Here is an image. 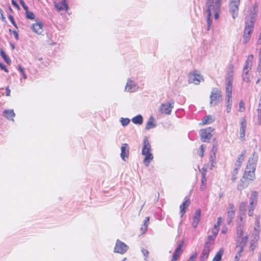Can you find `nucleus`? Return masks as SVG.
Returning <instances> with one entry per match:
<instances>
[{
    "instance_id": "obj_1",
    "label": "nucleus",
    "mask_w": 261,
    "mask_h": 261,
    "mask_svg": "<svg viewBox=\"0 0 261 261\" xmlns=\"http://www.w3.org/2000/svg\"><path fill=\"white\" fill-rule=\"evenodd\" d=\"M151 145L147 137L143 139V145L142 149V154L145 155L143 163L146 166H148L150 162L153 160V154L150 152Z\"/></svg>"
},
{
    "instance_id": "obj_2",
    "label": "nucleus",
    "mask_w": 261,
    "mask_h": 261,
    "mask_svg": "<svg viewBox=\"0 0 261 261\" xmlns=\"http://www.w3.org/2000/svg\"><path fill=\"white\" fill-rule=\"evenodd\" d=\"M221 0H215L214 1L207 0L206 2V12L207 14H212V12L217 11V10H220L221 3Z\"/></svg>"
},
{
    "instance_id": "obj_3",
    "label": "nucleus",
    "mask_w": 261,
    "mask_h": 261,
    "mask_svg": "<svg viewBox=\"0 0 261 261\" xmlns=\"http://www.w3.org/2000/svg\"><path fill=\"white\" fill-rule=\"evenodd\" d=\"M253 21L252 19L249 21L246 22L243 35V44H246L250 40L251 34L253 29Z\"/></svg>"
},
{
    "instance_id": "obj_4",
    "label": "nucleus",
    "mask_w": 261,
    "mask_h": 261,
    "mask_svg": "<svg viewBox=\"0 0 261 261\" xmlns=\"http://www.w3.org/2000/svg\"><path fill=\"white\" fill-rule=\"evenodd\" d=\"M240 4V0H230L229 4V12L233 19L238 17Z\"/></svg>"
},
{
    "instance_id": "obj_5",
    "label": "nucleus",
    "mask_w": 261,
    "mask_h": 261,
    "mask_svg": "<svg viewBox=\"0 0 261 261\" xmlns=\"http://www.w3.org/2000/svg\"><path fill=\"white\" fill-rule=\"evenodd\" d=\"M174 101L171 100L170 101L167 103H162L159 108V111L162 114L166 115H170L174 107Z\"/></svg>"
},
{
    "instance_id": "obj_6",
    "label": "nucleus",
    "mask_w": 261,
    "mask_h": 261,
    "mask_svg": "<svg viewBox=\"0 0 261 261\" xmlns=\"http://www.w3.org/2000/svg\"><path fill=\"white\" fill-rule=\"evenodd\" d=\"M221 97V92L219 90L217 89H213L210 95V104L214 106L218 105Z\"/></svg>"
},
{
    "instance_id": "obj_7",
    "label": "nucleus",
    "mask_w": 261,
    "mask_h": 261,
    "mask_svg": "<svg viewBox=\"0 0 261 261\" xmlns=\"http://www.w3.org/2000/svg\"><path fill=\"white\" fill-rule=\"evenodd\" d=\"M233 71L232 68H230L229 71L227 73V76L226 79V83H225V91L232 92V82H233Z\"/></svg>"
},
{
    "instance_id": "obj_8",
    "label": "nucleus",
    "mask_w": 261,
    "mask_h": 261,
    "mask_svg": "<svg viewBox=\"0 0 261 261\" xmlns=\"http://www.w3.org/2000/svg\"><path fill=\"white\" fill-rule=\"evenodd\" d=\"M233 71L232 68H230L229 71L227 73V76L226 79V83H225V91L232 92V82H233Z\"/></svg>"
},
{
    "instance_id": "obj_9",
    "label": "nucleus",
    "mask_w": 261,
    "mask_h": 261,
    "mask_svg": "<svg viewBox=\"0 0 261 261\" xmlns=\"http://www.w3.org/2000/svg\"><path fill=\"white\" fill-rule=\"evenodd\" d=\"M214 129L211 127L200 130V136L202 142H207L212 136V132Z\"/></svg>"
},
{
    "instance_id": "obj_10",
    "label": "nucleus",
    "mask_w": 261,
    "mask_h": 261,
    "mask_svg": "<svg viewBox=\"0 0 261 261\" xmlns=\"http://www.w3.org/2000/svg\"><path fill=\"white\" fill-rule=\"evenodd\" d=\"M128 249V247L124 243L117 240L116 243V245L114 248V252L120 254H123Z\"/></svg>"
},
{
    "instance_id": "obj_11",
    "label": "nucleus",
    "mask_w": 261,
    "mask_h": 261,
    "mask_svg": "<svg viewBox=\"0 0 261 261\" xmlns=\"http://www.w3.org/2000/svg\"><path fill=\"white\" fill-rule=\"evenodd\" d=\"M255 167H254L253 166H252L250 168L246 167L245 173L243 175V177L249 179L251 180H254L255 178Z\"/></svg>"
},
{
    "instance_id": "obj_12",
    "label": "nucleus",
    "mask_w": 261,
    "mask_h": 261,
    "mask_svg": "<svg viewBox=\"0 0 261 261\" xmlns=\"http://www.w3.org/2000/svg\"><path fill=\"white\" fill-rule=\"evenodd\" d=\"M129 146L127 143H123L121 147L120 156L122 160L125 161L129 156Z\"/></svg>"
},
{
    "instance_id": "obj_13",
    "label": "nucleus",
    "mask_w": 261,
    "mask_h": 261,
    "mask_svg": "<svg viewBox=\"0 0 261 261\" xmlns=\"http://www.w3.org/2000/svg\"><path fill=\"white\" fill-rule=\"evenodd\" d=\"M253 59V56L250 55L248 56L247 59L246 61L245 65L244 67L243 75H248L250 70L251 69V66H252V62Z\"/></svg>"
},
{
    "instance_id": "obj_14",
    "label": "nucleus",
    "mask_w": 261,
    "mask_h": 261,
    "mask_svg": "<svg viewBox=\"0 0 261 261\" xmlns=\"http://www.w3.org/2000/svg\"><path fill=\"white\" fill-rule=\"evenodd\" d=\"M203 80L202 76L195 73H190L189 75V83H194L196 85L199 84L201 81Z\"/></svg>"
},
{
    "instance_id": "obj_15",
    "label": "nucleus",
    "mask_w": 261,
    "mask_h": 261,
    "mask_svg": "<svg viewBox=\"0 0 261 261\" xmlns=\"http://www.w3.org/2000/svg\"><path fill=\"white\" fill-rule=\"evenodd\" d=\"M138 87L137 85L130 79H128L125 86V91L128 92H134L137 90Z\"/></svg>"
},
{
    "instance_id": "obj_16",
    "label": "nucleus",
    "mask_w": 261,
    "mask_h": 261,
    "mask_svg": "<svg viewBox=\"0 0 261 261\" xmlns=\"http://www.w3.org/2000/svg\"><path fill=\"white\" fill-rule=\"evenodd\" d=\"M245 153H246L245 150L241 152V153L238 157L237 160L235 164V167L234 168V171L235 173H238V169L241 166L242 163L244 160Z\"/></svg>"
},
{
    "instance_id": "obj_17",
    "label": "nucleus",
    "mask_w": 261,
    "mask_h": 261,
    "mask_svg": "<svg viewBox=\"0 0 261 261\" xmlns=\"http://www.w3.org/2000/svg\"><path fill=\"white\" fill-rule=\"evenodd\" d=\"M232 92H226L225 100L226 105V112L229 113L231 111L232 106Z\"/></svg>"
},
{
    "instance_id": "obj_18",
    "label": "nucleus",
    "mask_w": 261,
    "mask_h": 261,
    "mask_svg": "<svg viewBox=\"0 0 261 261\" xmlns=\"http://www.w3.org/2000/svg\"><path fill=\"white\" fill-rule=\"evenodd\" d=\"M184 242L182 241L179 243L178 246L176 248L174 253L172 256L171 261H176L182 252V248L183 247Z\"/></svg>"
},
{
    "instance_id": "obj_19",
    "label": "nucleus",
    "mask_w": 261,
    "mask_h": 261,
    "mask_svg": "<svg viewBox=\"0 0 261 261\" xmlns=\"http://www.w3.org/2000/svg\"><path fill=\"white\" fill-rule=\"evenodd\" d=\"M258 155L255 152H253L252 156L249 158L246 167L250 168L252 166L256 167V163L257 161Z\"/></svg>"
},
{
    "instance_id": "obj_20",
    "label": "nucleus",
    "mask_w": 261,
    "mask_h": 261,
    "mask_svg": "<svg viewBox=\"0 0 261 261\" xmlns=\"http://www.w3.org/2000/svg\"><path fill=\"white\" fill-rule=\"evenodd\" d=\"M43 23L41 22H38L33 24L31 28L35 33L40 35L43 31Z\"/></svg>"
},
{
    "instance_id": "obj_21",
    "label": "nucleus",
    "mask_w": 261,
    "mask_h": 261,
    "mask_svg": "<svg viewBox=\"0 0 261 261\" xmlns=\"http://www.w3.org/2000/svg\"><path fill=\"white\" fill-rule=\"evenodd\" d=\"M200 210H197L195 212V214L193 218V222L192 224L194 228H196L197 227L198 223L200 221Z\"/></svg>"
},
{
    "instance_id": "obj_22",
    "label": "nucleus",
    "mask_w": 261,
    "mask_h": 261,
    "mask_svg": "<svg viewBox=\"0 0 261 261\" xmlns=\"http://www.w3.org/2000/svg\"><path fill=\"white\" fill-rule=\"evenodd\" d=\"M55 7L59 12L64 9L67 11L68 9V6L66 0H62L61 4L55 2Z\"/></svg>"
},
{
    "instance_id": "obj_23",
    "label": "nucleus",
    "mask_w": 261,
    "mask_h": 261,
    "mask_svg": "<svg viewBox=\"0 0 261 261\" xmlns=\"http://www.w3.org/2000/svg\"><path fill=\"white\" fill-rule=\"evenodd\" d=\"M246 127V120L245 117L241 119V126L240 129V138H243L245 136V130Z\"/></svg>"
},
{
    "instance_id": "obj_24",
    "label": "nucleus",
    "mask_w": 261,
    "mask_h": 261,
    "mask_svg": "<svg viewBox=\"0 0 261 261\" xmlns=\"http://www.w3.org/2000/svg\"><path fill=\"white\" fill-rule=\"evenodd\" d=\"M248 236L246 235L244 237H237V246L245 247L248 242Z\"/></svg>"
},
{
    "instance_id": "obj_25",
    "label": "nucleus",
    "mask_w": 261,
    "mask_h": 261,
    "mask_svg": "<svg viewBox=\"0 0 261 261\" xmlns=\"http://www.w3.org/2000/svg\"><path fill=\"white\" fill-rule=\"evenodd\" d=\"M190 200L189 199H187L180 205V215L182 217L186 213V210L190 205Z\"/></svg>"
},
{
    "instance_id": "obj_26",
    "label": "nucleus",
    "mask_w": 261,
    "mask_h": 261,
    "mask_svg": "<svg viewBox=\"0 0 261 261\" xmlns=\"http://www.w3.org/2000/svg\"><path fill=\"white\" fill-rule=\"evenodd\" d=\"M3 115L7 119L14 121L13 117L15 116V114L13 110H5L3 112Z\"/></svg>"
},
{
    "instance_id": "obj_27",
    "label": "nucleus",
    "mask_w": 261,
    "mask_h": 261,
    "mask_svg": "<svg viewBox=\"0 0 261 261\" xmlns=\"http://www.w3.org/2000/svg\"><path fill=\"white\" fill-rule=\"evenodd\" d=\"M156 126V123L154 118L152 116H150L145 126V129L149 130Z\"/></svg>"
},
{
    "instance_id": "obj_28",
    "label": "nucleus",
    "mask_w": 261,
    "mask_h": 261,
    "mask_svg": "<svg viewBox=\"0 0 261 261\" xmlns=\"http://www.w3.org/2000/svg\"><path fill=\"white\" fill-rule=\"evenodd\" d=\"M258 193L256 191H252L249 198L250 205L256 204Z\"/></svg>"
},
{
    "instance_id": "obj_29",
    "label": "nucleus",
    "mask_w": 261,
    "mask_h": 261,
    "mask_svg": "<svg viewBox=\"0 0 261 261\" xmlns=\"http://www.w3.org/2000/svg\"><path fill=\"white\" fill-rule=\"evenodd\" d=\"M132 121L134 124L141 125L143 123V117L141 115H138L133 117Z\"/></svg>"
},
{
    "instance_id": "obj_30",
    "label": "nucleus",
    "mask_w": 261,
    "mask_h": 261,
    "mask_svg": "<svg viewBox=\"0 0 261 261\" xmlns=\"http://www.w3.org/2000/svg\"><path fill=\"white\" fill-rule=\"evenodd\" d=\"M214 121V118L213 116L207 115L204 117L202 120L203 124H210Z\"/></svg>"
},
{
    "instance_id": "obj_31",
    "label": "nucleus",
    "mask_w": 261,
    "mask_h": 261,
    "mask_svg": "<svg viewBox=\"0 0 261 261\" xmlns=\"http://www.w3.org/2000/svg\"><path fill=\"white\" fill-rule=\"evenodd\" d=\"M223 253L224 250L223 248H221L219 250V251L216 253V255L215 256L213 259V261H221Z\"/></svg>"
},
{
    "instance_id": "obj_32",
    "label": "nucleus",
    "mask_w": 261,
    "mask_h": 261,
    "mask_svg": "<svg viewBox=\"0 0 261 261\" xmlns=\"http://www.w3.org/2000/svg\"><path fill=\"white\" fill-rule=\"evenodd\" d=\"M210 251L203 249L202 254L200 257L201 261H205L208 257Z\"/></svg>"
},
{
    "instance_id": "obj_33",
    "label": "nucleus",
    "mask_w": 261,
    "mask_h": 261,
    "mask_svg": "<svg viewBox=\"0 0 261 261\" xmlns=\"http://www.w3.org/2000/svg\"><path fill=\"white\" fill-rule=\"evenodd\" d=\"M254 231L252 233V240H253L254 241H258V239L259 238V230L257 229L256 227H254Z\"/></svg>"
},
{
    "instance_id": "obj_34",
    "label": "nucleus",
    "mask_w": 261,
    "mask_h": 261,
    "mask_svg": "<svg viewBox=\"0 0 261 261\" xmlns=\"http://www.w3.org/2000/svg\"><path fill=\"white\" fill-rule=\"evenodd\" d=\"M210 162L211 163L210 169L212 170L216 165V155H211L210 157Z\"/></svg>"
},
{
    "instance_id": "obj_35",
    "label": "nucleus",
    "mask_w": 261,
    "mask_h": 261,
    "mask_svg": "<svg viewBox=\"0 0 261 261\" xmlns=\"http://www.w3.org/2000/svg\"><path fill=\"white\" fill-rule=\"evenodd\" d=\"M0 54L2 57L3 58L4 61L6 63H7L8 64H10L11 63V60L10 58L7 56V55L5 54V51L3 50L2 49L1 50Z\"/></svg>"
},
{
    "instance_id": "obj_36",
    "label": "nucleus",
    "mask_w": 261,
    "mask_h": 261,
    "mask_svg": "<svg viewBox=\"0 0 261 261\" xmlns=\"http://www.w3.org/2000/svg\"><path fill=\"white\" fill-rule=\"evenodd\" d=\"M149 220V217H146L145 220H144V221L143 225L142 226V227H141V230L143 232H145L147 230Z\"/></svg>"
},
{
    "instance_id": "obj_37",
    "label": "nucleus",
    "mask_w": 261,
    "mask_h": 261,
    "mask_svg": "<svg viewBox=\"0 0 261 261\" xmlns=\"http://www.w3.org/2000/svg\"><path fill=\"white\" fill-rule=\"evenodd\" d=\"M230 208L231 209V210H229L227 212V216L229 218L230 221H231V219L233 217L234 215V211H233V205L232 204H229Z\"/></svg>"
},
{
    "instance_id": "obj_38",
    "label": "nucleus",
    "mask_w": 261,
    "mask_h": 261,
    "mask_svg": "<svg viewBox=\"0 0 261 261\" xmlns=\"http://www.w3.org/2000/svg\"><path fill=\"white\" fill-rule=\"evenodd\" d=\"M247 202H242L239 206V210L241 213L244 214L246 212Z\"/></svg>"
},
{
    "instance_id": "obj_39",
    "label": "nucleus",
    "mask_w": 261,
    "mask_h": 261,
    "mask_svg": "<svg viewBox=\"0 0 261 261\" xmlns=\"http://www.w3.org/2000/svg\"><path fill=\"white\" fill-rule=\"evenodd\" d=\"M206 178L204 177V175H203V177L201 178V184L200 187L201 190H203L206 188Z\"/></svg>"
},
{
    "instance_id": "obj_40",
    "label": "nucleus",
    "mask_w": 261,
    "mask_h": 261,
    "mask_svg": "<svg viewBox=\"0 0 261 261\" xmlns=\"http://www.w3.org/2000/svg\"><path fill=\"white\" fill-rule=\"evenodd\" d=\"M256 205V204L250 205V203H249L248 211V214L249 216H252L253 215V211Z\"/></svg>"
},
{
    "instance_id": "obj_41",
    "label": "nucleus",
    "mask_w": 261,
    "mask_h": 261,
    "mask_svg": "<svg viewBox=\"0 0 261 261\" xmlns=\"http://www.w3.org/2000/svg\"><path fill=\"white\" fill-rule=\"evenodd\" d=\"M243 227L242 225H239L237 228V237L243 236Z\"/></svg>"
},
{
    "instance_id": "obj_42",
    "label": "nucleus",
    "mask_w": 261,
    "mask_h": 261,
    "mask_svg": "<svg viewBox=\"0 0 261 261\" xmlns=\"http://www.w3.org/2000/svg\"><path fill=\"white\" fill-rule=\"evenodd\" d=\"M212 14H207V17H206V21H207V30L208 31L210 29L211 25L212 23V20L211 19Z\"/></svg>"
},
{
    "instance_id": "obj_43",
    "label": "nucleus",
    "mask_w": 261,
    "mask_h": 261,
    "mask_svg": "<svg viewBox=\"0 0 261 261\" xmlns=\"http://www.w3.org/2000/svg\"><path fill=\"white\" fill-rule=\"evenodd\" d=\"M120 122L122 126H126L129 123L130 120L127 118H121Z\"/></svg>"
},
{
    "instance_id": "obj_44",
    "label": "nucleus",
    "mask_w": 261,
    "mask_h": 261,
    "mask_svg": "<svg viewBox=\"0 0 261 261\" xmlns=\"http://www.w3.org/2000/svg\"><path fill=\"white\" fill-rule=\"evenodd\" d=\"M257 242L258 241H254L252 240L250 241V248L253 252H254V249L256 247Z\"/></svg>"
},
{
    "instance_id": "obj_45",
    "label": "nucleus",
    "mask_w": 261,
    "mask_h": 261,
    "mask_svg": "<svg viewBox=\"0 0 261 261\" xmlns=\"http://www.w3.org/2000/svg\"><path fill=\"white\" fill-rule=\"evenodd\" d=\"M26 11V16H27V18L31 19V20H33L35 18V15L32 12L29 11L28 10H27V11Z\"/></svg>"
},
{
    "instance_id": "obj_46",
    "label": "nucleus",
    "mask_w": 261,
    "mask_h": 261,
    "mask_svg": "<svg viewBox=\"0 0 261 261\" xmlns=\"http://www.w3.org/2000/svg\"><path fill=\"white\" fill-rule=\"evenodd\" d=\"M245 110V104L242 100H241L239 102V111L240 112H243Z\"/></svg>"
},
{
    "instance_id": "obj_47",
    "label": "nucleus",
    "mask_w": 261,
    "mask_h": 261,
    "mask_svg": "<svg viewBox=\"0 0 261 261\" xmlns=\"http://www.w3.org/2000/svg\"><path fill=\"white\" fill-rule=\"evenodd\" d=\"M212 244V242H206L205 244H204L203 249H205V250L206 249V250H208L210 251V249H211V247Z\"/></svg>"
},
{
    "instance_id": "obj_48",
    "label": "nucleus",
    "mask_w": 261,
    "mask_h": 261,
    "mask_svg": "<svg viewBox=\"0 0 261 261\" xmlns=\"http://www.w3.org/2000/svg\"><path fill=\"white\" fill-rule=\"evenodd\" d=\"M8 18L9 19V20H10V21L11 22V23L13 24V25L16 28H18L17 27V24L16 23L15 21H14V18L12 16V15H9L8 16Z\"/></svg>"
},
{
    "instance_id": "obj_49",
    "label": "nucleus",
    "mask_w": 261,
    "mask_h": 261,
    "mask_svg": "<svg viewBox=\"0 0 261 261\" xmlns=\"http://www.w3.org/2000/svg\"><path fill=\"white\" fill-rule=\"evenodd\" d=\"M219 228L217 227L216 226H214L212 229V232L213 234V236L216 237L218 232H219Z\"/></svg>"
},
{
    "instance_id": "obj_50",
    "label": "nucleus",
    "mask_w": 261,
    "mask_h": 261,
    "mask_svg": "<svg viewBox=\"0 0 261 261\" xmlns=\"http://www.w3.org/2000/svg\"><path fill=\"white\" fill-rule=\"evenodd\" d=\"M216 237L214 236H208L207 237V241L206 242H212L213 244Z\"/></svg>"
},
{
    "instance_id": "obj_51",
    "label": "nucleus",
    "mask_w": 261,
    "mask_h": 261,
    "mask_svg": "<svg viewBox=\"0 0 261 261\" xmlns=\"http://www.w3.org/2000/svg\"><path fill=\"white\" fill-rule=\"evenodd\" d=\"M9 32H12L13 34V35H14V36L15 37V38L17 40H18L19 39L18 33V32L16 31H15V30L14 31H12L11 29H9Z\"/></svg>"
},
{
    "instance_id": "obj_52",
    "label": "nucleus",
    "mask_w": 261,
    "mask_h": 261,
    "mask_svg": "<svg viewBox=\"0 0 261 261\" xmlns=\"http://www.w3.org/2000/svg\"><path fill=\"white\" fill-rule=\"evenodd\" d=\"M200 151L199 152V155L201 156V157H202L203 156V152L204 151V149H205V147L203 145H201L200 146Z\"/></svg>"
},
{
    "instance_id": "obj_53",
    "label": "nucleus",
    "mask_w": 261,
    "mask_h": 261,
    "mask_svg": "<svg viewBox=\"0 0 261 261\" xmlns=\"http://www.w3.org/2000/svg\"><path fill=\"white\" fill-rule=\"evenodd\" d=\"M19 3L25 11L28 10V6L25 5L24 2L23 0H19Z\"/></svg>"
},
{
    "instance_id": "obj_54",
    "label": "nucleus",
    "mask_w": 261,
    "mask_h": 261,
    "mask_svg": "<svg viewBox=\"0 0 261 261\" xmlns=\"http://www.w3.org/2000/svg\"><path fill=\"white\" fill-rule=\"evenodd\" d=\"M222 218L221 217H218L217 219V222L216 224H215L214 226H216L218 228H219V226L220 225L221 222Z\"/></svg>"
},
{
    "instance_id": "obj_55",
    "label": "nucleus",
    "mask_w": 261,
    "mask_h": 261,
    "mask_svg": "<svg viewBox=\"0 0 261 261\" xmlns=\"http://www.w3.org/2000/svg\"><path fill=\"white\" fill-rule=\"evenodd\" d=\"M196 258H197V253H195L190 257L188 261H195Z\"/></svg>"
},
{
    "instance_id": "obj_56",
    "label": "nucleus",
    "mask_w": 261,
    "mask_h": 261,
    "mask_svg": "<svg viewBox=\"0 0 261 261\" xmlns=\"http://www.w3.org/2000/svg\"><path fill=\"white\" fill-rule=\"evenodd\" d=\"M220 11V10H217V11L213 12L214 13V17L215 19H217L219 18Z\"/></svg>"
},
{
    "instance_id": "obj_57",
    "label": "nucleus",
    "mask_w": 261,
    "mask_h": 261,
    "mask_svg": "<svg viewBox=\"0 0 261 261\" xmlns=\"http://www.w3.org/2000/svg\"><path fill=\"white\" fill-rule=\"evenodd\" d=\"M0 68L2 70H4L5 72H8V70L6 67V66L2 63L0 62Z\"/></svg>"
},
{
    "instance_id": "obj_58",
    "label": "nucleus",
    "mask_w": 261,
    "mask_h": 261,
    "mask_svg": "<svg viewBox=\"0 0 261 261\" xmlns=\"http://www.w3.org/2000/svg\"><path fill=\"white\" fill-rule=\"evenodd\" d=\"M211 151H212V153L211 155H216V153L217 152V148L216 147V146L214 145L213 146Z\"/></svg>"
},
{
    "instance_id": "obj_59",
    "label": "nucleus",
    "mask_w": 261,
    "mask_h": 261,
    "mask_svg": "<svg viewBox=\"0 0 261 261\" xmlns=\"http://www.w3.org/2000/svg\"><path fill=\"white\" fill-rule=\"evenodd\" d=\"M141 252L146 257H148L149 252L146 249L143 248L141 250Z\"/></svg>"
},
{
    "instance_id": "obj_60",
    "label": "nucleus",
    "mask_w": 261,
    "mask_h": 261,
    "mask_svg": "<svg viewBox=\"0 0 261 261\" xmlns=\"http://www.w3.org/2000/svg\"><path fill=\"white\" fill-rule=\"evenodd\" d=\"M240 247V249L238 252L237 254L239 255V257H241V253L244 251V249L245 247L239 246Z\"/></svg>"
},
{
    "instance_id": "obj_61",
    "label": "nucleus",
    "mask_w": 261,
    "mask_h": 261,
    "mask_svg": "<svg viewBox=\"0 0 261 261\" xmlns=\"http://www.w3.org/2000/svg\"><path fill=\"white\" fill-rule=\"evenodd\" d=\"M243 79L244 81L247 83L250 81L249 77L248 75H243Z\"/></svg>"
},
{
    "instance_id": "obj_62",
    "label": "nucleus",
    "mask_w": 261,
    "mask_h": 261,
    "mask_svg": "<svg viewBox=\"0 0 261 261\" xmlns=\"http://www.w3.org/2000/svg\"><path fill=\"white\" fill-rule=\"evenodd\" d=\"M258 71L260 75H261V57L259 58V62L258 66Z\"/></svg>"
},
{
    "instance_id": "obj_63",
    "label": "nucleus",
    "mask_w": 261,
    "mask_h": 261,
    "mask_svg": "<svg viewBox=\"0 0 261 261\" xmlns=\"http://www.w3.org/2000/svg\"><path fill=\"white\" fill-rule=\"evenodd\" d=\"M12 4L14 7H16L18 9H20L19 5L14 0H12Z\"/></svg>"
},
{
    "instance_id": "obj_64",
    "label": "nucleus",
    "mask_w": 261,
    "mask_h": 261,
    "mask_svg": "<svg viewBox=\"0 0 261 261\" xmlns=\"http://www.w3.org/2000/svg\"><path fill=\"white\" fill-rule=\"evenodd\" d=\"M257 111H258V114H257L258 119L259 120V121L260 122H261V109L259 110V108H258Z\"/></svg>"
}]
</instances>
